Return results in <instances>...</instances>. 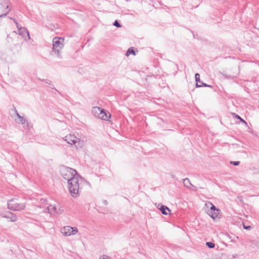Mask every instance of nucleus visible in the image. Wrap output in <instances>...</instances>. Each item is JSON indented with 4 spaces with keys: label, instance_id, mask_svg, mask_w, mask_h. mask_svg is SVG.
I'll return each mask as SVG.
<instances>
[{
    "label": "nucleus",
    "instance_id": "1",
    "mask_svg": "<svg viewBox=\"0 0 259 259\" xmlns=\"http://www.w3.org/2000/svg\"><path fill=\"white\" fill-rule=\"evenodd\" d=\"M61 174L68 181L69 191L71 196L74 198L79 197L81 190L80 185L82 182L90 185L89 182L79 176L75 169L69 167H62Z\"/></svg>",
    "mask_w": 259,
    "mask_h": 259
},
{
    "label": "nucleus",
    "instance_id": "2",
    "mask_svg": "<svg viewBox=\"0 0 259 259\" xmlns=\"http://www.w3.org/2000/svg\"><path fill=\"white\" fill-rule=\"evenodd\" d=\"M8 208L12 211H21L25 208V202H19L17 199H12L8 201Z\"/></svg>",
    "mask_w": 259,
    "mask_h": 259
},
{
    "label": "nucleus",
    "instance_id": "3",
    "mask_svg": "<svg viewBox=\"0 0 259 259\" xmlns=\"http://www.w3.org/2000/svg\"><path fill=\"white\" fill-rule=\"evenodd\" d=\"M63 139L68 144L73 145H74L76 148H81L83 145V141L80 139L76 137L73 135H68L63 138Z\"/></svg>",
    "mask_w": 259,
    "mask_h": 259
},
{
    "label": "nucleus",
    "instance_id": "4",
    "mask_svg": "<svg viewBox=\"0 0 259 259\" xmlns=\"http://www.w3.org/2000/svg\"><path fill=\"white\" fill-rule=\"evenodd\" d=\"M64 38L63 37H55L53 39V50L58 57L60 56V51L64 47Z\"/></svg>",
    "mask_w": 259,
    "mask_h": 259
},
{
    "label": "nucleus",
    "instance_id": "5",
    "mask_svg": "<svg viewBox=\"0 0 259 259\" xmlns=\"http://www.w3.org/2000/svg\"><path fill=\"white\" fill-rule=\"evenodd\" d=\"M10 11L9 0H0V17L5 16Z\"/></svg>",
    "mask_w": 259,
    "mask_h": 259
},
{
    "label": "nucleus",
    "instance_id": "6",
    "mask_svg": "<svg viewBox=\"0 0 259 259\" xmlns=\"http://www.w3.org/2000/svg\"><path fill=\"white\" fill-rule=\"evenodd\" d=\"M78 232L77 228L76 227H71L70 226H66L61 230V232L66 236L74 235Z\"/></svg>",
    "mask_w": 259,
    "mask_h": 259
},
{
    "label": "nucleus",
    "instance_id": "7",
    "mask_svg": "<svg viewBox=\"0 0 259 259\" xmlns=\"http://www.w3.org/2000/svg\"><path fill=\"white\" fill-rule=\"evenodd\" d=\"M93 112L99 113L98 115L99 118L103 120H106L108 118L106 112L100 107H94L93 109Z\"/></svg>",
    "mask_w": 259,
    "mask_h": 259
},
{
    "label": "nucleus",
    "instance_id": "8",
    "mask_svg": "<svg viewBox=\"0 0 259 259\" xmlns=\"http://www.w3.org/2000/svg\"><path fill=\"white\" fill-rule=\"evenodd\" d=\"M15 22L16 24L17 27L18 28V33L22 36L23 37H27L28 39L30 38L29 32L27 30V29L25 27H19L18 25V23L15 21Z\"/></svg>",
    "mask_w": 259,
    "mask_h": 259
},
{
    "label": "nucleus",
    "instance_id": "9",
    "mask_svg": "<svg viewBox=\"0 0 259 259\" xmlns=\"http://www.w3.org/2000/svg\"><path fill=\"white\" fill-rule=\"evenodd\" d=\"M1 215L3 218H5L10 219L11 221L13 222H15L17 220V215L11 212L8 211L7 213H1Z\"/></svg>",
    "mask_w": 259,
    "mask_h": 259
},
{
    "label": "nucleus",
    "instance_id": "10",
    "mask_svg": "<svg viewBox=\"0 0 259 259\" xmlns=\"http://www.w3.org/2000/svg\"><path fill=\"white\" fill-rule=\"evenodd\" d=\"M220 210L215 207L214 211L210 209L208 212V214L213 220H214L217 218H220Z\"/></svg>",
    "mask_w": 259,
    "mask_h": 259
},
{
    "label": "nucleus",
    "instance_id": "11",
    "mask_svg": "<svg viewBox=\"0 0 259 259\" xmlns=\"http://www.w3.org/2000/svg\"><path fill=\"white\" fill-rule=\"evenodd\" d=\"M195 80L196 81V87L197 88L201 87H207L209 88H212V85H208L206 84L205 83H202V85H199L198 82H200V75L199 73H197L195 75Z\"/></svg>",
    "mask_w": 259,
    "mask_h": 259
},
{
    "label": "nucleus",
    "instance_id": "12",
    "mask_svg": "<svg viewBox=\"0 0 259 259\" xmlns=\"http://www.w3.org/2000/svg\"><path fill=\"white\" fill-rule=\"evenodd\" d=\"M47 212L50 214H54L58 213L56 207L51 204L47 207Z\"/></svg>",
    "mask_w": 259,
    "mask_h": 259
},
{
    "label": "nucleus",
    "instance_id": "13",
    "mask_svg": "<svg viewBox=\"0 0 259 259\" xmlns=\"http://www.w3.org/2000/svg\"><path fill=\"white\" fill-rule=\"evenodd\" d=\"M158 208L161 211V213L164 215H167L170 212L168 207L162 204L160 205V207H158Z\"/></svg>",
    "mask_w": 259,
    "mask_h": 259
},
{
    "label": "nucleus",
    "instance_id": "14",
    "mask_svg": "<svg viewBox=\"0 0 259 259\" xmlns=\"http://www.w3.org/2000/svg\"><path fill=\"white\" fill-rule=\"evenodd\" d=\"M183 184L184 185V186L188 188H190V187L192 186L193 187H195L190 182V180L186 178H185L184 179H183Z\"/></svg>",
    "mask_w": 259,
    "mask_h": 259
},
{
    "label": "nucleus",
    "instance_id": "15",
    "mask_svg": "<svg viewBox=\"0 0 259 259\" xmlns=\"http://www.w3.org/2000/svg\"><path fill=\"white\" fill-rule=\"evenodd\" d=\"M130 54H133L134 55H135V52L133 49V48H131L128 49L126 53V56H128Z\"/></svg>",
    "mask_w": 259,
    "mask_h": 259
},
{
    "label": "nucleus",
    "instance_id": "16",
    "mask_svg": "<svg viewBox=\"0 0 259 259\" xmlns=\"http://www.w3.org/2000/svg\"><path fill=\"white\" fill-rule=\"evenodd\" d=\"M205 205L207 207H210V209L214 211V209H215V206L211 202H208L205 204Z\"/></svg>",
    "mask_w": 259,
    "mask_h": 259
},
{
    "label": "nucleus",
    "instance_id": "17",
    "mask_svg": "<svg viewBox=\"0 0 259 259\" xmlns=\"http://www.w3.org/2000/svg\"><path fill=\"white\" fill-rule=\"evenodd\" d=\"M16 122H17L18 123L21 124H25L26 122L25 119L22 117L20 118V119H19V120H16Z\"/></svg>",
    "mask_w": 259,
    "mask_h": 259
},
{
    "label": "nucleus",
    "instance_id": "18",
    "mask_svg": "<svg viewBox=\"0 0 259 259\" xmlns=\"http://www.w3.org/2000/svg\"><path fill=\"white\" fill-rule=\"evenodd\" d=\"M206 245L209 248H213L214 247L215 244L211 242H207Z\"/></svg>",
    "mask_w": 259,
    "mask_h": 259
},
{
    "label": "nucleus",
    "instance_id": "19",
    "mask_svg": "<svg viewBox=\"0 0 259 259\" xmlns=\"http://www.w3.org/2000/svg\"><path fill=\"white\" fill-rule=\"evenodd\" d=\"M234 114L235 115V117L238 119H239L242 122L245 123V124H247L246 122L240 116H239V115L236 114L235 113H234Z\"/></svg>",
    "mask_w": 259,
    "mask_h": 259
},
{
    "label": "nucleus",
    "instance_id": "20",
    "mask_svg": "<svg viewBox=\"0 0 259 259\" xmlns=\"http://www.w3.org/2000/svg\"><path fill=\"white\" fill-rule=\"evenodd\" d=\"M113 25L116 26V27L120 28L121 27V25L119 23L118 20H115L113 23Z\"/></svg>",
    "mask_w": 259,
    "mask_h": 259
},
{
    "label": "nucleus",
    "instance_id": "21",
    "mask_svg": "<svg viewBox=\"0 0 259 259\" xmlns=\"http://www.w3.org/2000/svg\"><path fill=\"white\" fill-rule=\"evenodd\" d=\"M230 163L235 165V166H237V165H238L240 163V162L238 161H231L230 162Z\"/></svg>",
    "mask_w": 259,
    "mask_h": 259
},
{
    "label": "nucleus",
    "instance_id": "22",
    "mask_svg": "<svg viewBox=\"0 0 259 259\" xmlns=\"http://www.w3.org/2000/svg\"><path fill=\"white\" fill-rule=\"evenodd\" d=\"M25 126H26L27 127V130H29V128L32 126L31 124L30 123H29L28 121H26V125H25Z\"/></svg>",
    "mask_w": 259,
    "mask_h": 259
},
{
    "label": "nucleus",
    "instance_id": "23",
    "mask_svg": "<svg viewBox=\"0 0 259 259\" xmlns=\"http://www.w3.org/2000/svg\"><path fill=\"white\" fill-rule=\"evenodd\" d=\"M221 74L225 78H231V76L229 75H228L225 73H221Z\"/></svg>",
    "mask_w": 259,
    "mask_h": 259
},
{
    "label": "nucleus",
    "instance_id": "24",
    "mask_svg": "<svg viewBox=\"0 0 259 259\" xmlns=\"http://www.w3.org/2000/svg\"><path fill=\"white\" fill-rule=\"evenodd\" d=\"M100 259H110V257H108L107 255H103V256H102Z\"/></svg>",
    "mask_w": 259,
    "mask_h": 259
},
{
    "label": "nucleus",
    "instance_id": "25",
    "mask_svg": "<svg viewBox=\"0 0 259 259\" xmlns=\"http://www.w3.org/2000/svg\"><path fill=\"white\" fill-rule=\"evenodd\" d=\"M244 229H247V230H249L251 228V227L250 226H244L243 227Z\"/></svg>",
    "mask_w": 259,
    "mask_h": 259
},
{
    "label": "nucleus",
    "instance_id": "26",
    "mask_svg": "<svg viewBox=\"0 0 259 259\" xmlns=\"http://www.w3.org/2000/svg\"><path fill=\"white\" fill-rule=\"evenodd\" d=\"M16 115L17 116H18V118L19 119H20V118L22 117V116H21L19 113L17 112V110H16Z\"/></svg>",
    "mask_w": 259,
    "mask_h": 259
},
{
    "label": "nucleus",
    "instance_id": "27",
    "mask_svg": "<svg viewBox=\"0 0 259 259\" xmlns=\"http://www.w3.org/2000/svg\"><path fill=\"white\" fill-rule=\"evenodd\" d=\"M104 204H105V205H107L108 204V202L107 200H104V202H103Z\"/></svg>",
    "mask_w": 259,
    "mask_h": 259
},
{
    "label": "nucleus",
    "instance_id": "28",
    "mask_svg": "<svg viewBox=\"0 0 259 259\" xmlns=\"http://www.w3.org/2000/svg\"><path fill=\"white\" fill-rule=\"evenodd\" d=\"M40 201H41L42 202H45L46 200V199H41L40 200Z\"/></svg>",
    "mask_w": 259,
    "mask_h": 259
},
{
    "label": "nucleus",
    "instance_id": "29",
    "mask_svg": "<svg viewBox=\"0 0 259 259\" xmlns=\"http://www.w3.org/2000/svg\"><path fill=\"white\" fill-rule=\"evenodd\" d=\"M51 82H51V81H50V80H49V82H47V83H49V84H51Z\"/></svg>",
    "mask_w": 259,
    "mask_h": 259
},
{
    "label": "nucleus",
    "instance_id": "30",
    "mask_svg": "<svg viewBox=\"0 0 259 259\" xmlns=\"http://www.w3.org/2000/svg\"><path fill=\"white\" fill-rule=\"evenodd\" d=\"M200 83H201V84H202V83H203V82H202V80H200Z\"/></svg>",
    "mask_w": 259,
    "mask_h": 259
}]
</instances>
